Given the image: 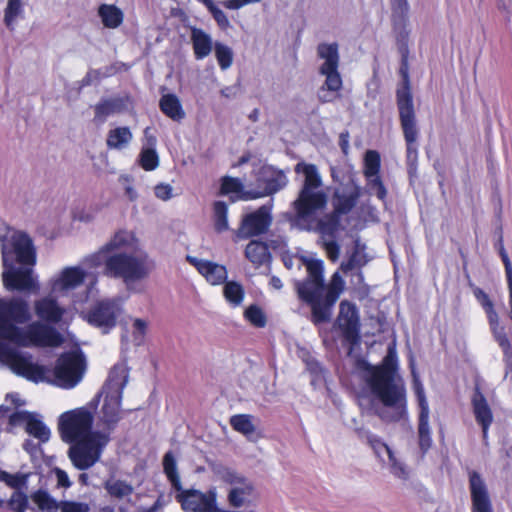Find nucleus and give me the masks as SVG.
I'll use <instances>...</instances> for the list:
<instances>
[{"mask_svg":"<svg viewBox=\"0 0 512 512\" xmlns=\"http://www.w3.org/2000/svg\"><path fill=\"white\" fill-rule=\"evenodd\" d=\"M138 239L134 232L120 229L97 252L88 256L84 264L90 268L103 266V274L109 278L122 279L126 287L149 277L155 264L146 253L132 254L124 250H135Z\"/></svg>","mask_w":512,"mask_h":512,"instance_id":"nucleus-1","label":"nucleus"},{"mask_svg":"<svg viewBox=\"0 0 512 512\" xmlns=\"http://www.w3.org/2000/svg\"><path fill=\"white\" fill-rule=\"evenodd\" d=\"M32 319L29 302L19 296L0 298V339L21 347H58L63 343L62 335L42 321Z\"/></svg>","mask_w":512,"mask_h":512,"instance_id":"nucleus-2","label":"nucleus"},{"mask_svg":"<svg viewBox=\"0 0 512 512\" xmlns=\"http://www.w3.org/2000/svg\"><path fill=\"white\" fill-rule=\"evenodd\" d=\"M294 171L302 174L300 189L292 208L295 212V220L303 225L306 230H313L320 234L321 240L335 239V234L340 225L337 213L333 211L319 218L312 226L308 224L310 218L326 208L328 195L324 190L322 176L315 164L299 162L295 165Z\"/></svg>","mask_w":512,"mask_h":512,"instance_id":"nucleus-3","label":"nucleus"},{"mask_svg":"<svg viewBox=\"0 0 512 512\" xmlns=\"http://www.w3.org/2000/svg\"><path fill=\"white\" fill-rule=\"evenodd\" d=\"M0 362L15 374L33 382H52L70 389L83 378L86 363L80 352H68L57 360L53 370L34 363L30 355H23L16 349L0 342Z\"/></svg>","mask_w":512,"mask_h":512,"instance_id":"nucleus-4","label":"nucleus"},{"mask_svg":"<svg viewBox=\"0 0 512 512\" xmlns=\"http://www.w3.org/2000/svg\"><path fill=\"white\" fill-rule=\"evenodd\" d=\"M93 414L86 407L63 413L59 418V430L63 441L73 443L68 455L79 470L92 467L110 441L109 432L91 431Z\"/></svg>","mask_w":512,"mask_h":512,"instance_id":"nucleus-5","label":"nucleus"},{"mask_svg":"<svg viewBox=\"0 0 512 512\" xmlns=\"http://www.w3.org/2000/svg\"><path fill=\"white\" fill-rule=\"evenodd\" d=\"M302 265L306 267L308 276L304 281L295 282L298 296L311 306L312 320L315 324L328 322L332 315V307L343 291L344 281L340 274L335 272L330 283L325 286L321 260L301 257L299 267Z\"/></svg>","mask_w":512,"mask_h":512,"instance_id":"nucleus-6","label":"nucleus"},{"mask_svg":"<svg viewBox=\"0 0 512 512\" xmlns=\"http://www.w3.org/2000/svg\"><path fill=\"white\" fill-rule=\"evenodd\" d=\"M395 352L389 348L384 358V365L371 367L368 370L366 381L372 394L382 403L383 407L377 410V415L386 422H396L406 415V391L401 379L396 377L390 367Z\"/></svg>","mask_w":512,"mask_h":512,"instance_id":"nucleus-7","label":"nucleus"},{"mask_svg":"<svg viewBox=\"0 0 512 512\" xmlns=\"http://www.w3.org/2000/svg\"><path fill=\"white\" fill-rule=\"evenodd\" d=\"M4 286L10 291L37 292L39 284L29 267H16L15 264L34 265L35 253L31 239L24 233H15L9 242L2 246Z\"/></svg>","mask_w":512,"mask_h":512,"instance_id":"nucleus-8","label":"nucleus"},{"mask_svg":"<svg viewBox=\"0 0 512 512\" xmlns=\"http://www.w3.org/2000/svg\"><path fill=\"white\" fill-rule=\"evenodd\" d=\"M400 72L403 76V83L396 91V103L400 126L406 143L408 172L410 175H413L417 170L419 129L407 68L401 67Z\"/></svg>","mask_w":512,"mask_h":512,"instance_id":"nucleus-9","label":"nucleus"},{"mask_svg":"<svg viewBox=\"0 0 512 512\" xmlns=\"http://www.w3.org/2000/svg\"><path fill=\"white\" fill-rule=\"evenodd\" d=\"M317 56L322 61L319 74L325 77L324 88L329 91H339L342 88V78L338 71L340 55L336 42L320 43L317 46Z\"/></svg>","mask_w":512,"mask_h":512,"instance_id":"nucleus-10","label":"nucleus"},{"mask_svg":"<svg viewBox=\"0 0 512 512\" xmlns=\"http://www.w3.org/2000/svg\"><path fill=\"white\" fill-rule=\"evenodd\" d=\"M258 190L244 194V198H261L272 195L288 184V179L282 170L270 165L261 166L255 174Z\"/></svg>","mask_w":512,"mask_h":512,"instance_id":"nucleus-11","label":"nucleus"},{"mask_svg":"<svg viewBox=\"0 0 512 512\" xmlns=\"http://www.w3.org/2000/svg\"><path fill=\"white\" fill-rule=\"evenodd\" d=\"M221 478L231 486L227 496L230 506L240 508L250 504L254 493V485L250 480L231 469H224Z\"/></svg>","mask_w":512,"mask_h":512,"instance_id":"nucleus-12","label":"nucleus"},{"mask_svg":"<svg viewBox=\"0 0 512 512\" xmlns=\"http://www.w3.org/2000/svg\"><path fill=\"white\" fill-rule=\"evenodd\" d=\"M121 313V306L116 299H105L96 303L87 314V321L96 327L108 332L116 325V320Z\"/></svg>","mask_w":512,"mask_h":512,"instance_id":"nucleus-13","label":"nucleus"},{"mask_svg":"<svg viewBox=\"0 0 512 512\" xmlns=\"http://www.w3.org/2000/svg\"><path fill=\"white\" fill-rule=\"evenodd\" d=\"M86 278V271L79 266L63 268L49 281L52 294L66 296L72 290L81 286Z\"/></svg>","mask_w":512,"mask_h":512,"instance_id":"nucleus-14","label":"nucleus"},{"mask_svg":"<svg viewBox=\"0 0 512 512\" xmlns=\"http://www.w3.org/2000/svg\"><path fill=\"white\" fill-rule=\"evenodd\" d=\"M272 221L270 209L261 206L256 211L245 215L240 227L235 232L239 239H247L265 233Z\"/></svg>","mask_w":512,"mask_h":512,"instance_id":"nucleus-15","label":"nucleus"},{"mask_svg":"<svg viewBox=\"0 0 512 512\" xmlns=\"http://www.w3.org/2000/svg\"><path fill=\"white\" fill-rule=\"evenodd\" d=\"M337 325L344 339L352 346L360 340L359 316L355 305L342 301L340 303Z\"/></svg>","mask_w":512,"mask_h":512,"instance_id":"nucleus-16","label":"nucleus"},{"mask_svg":"<svg viewBox=\"0 0 512 512\" xmlns=\"http://www.w3.org/2000/svg\"><path fill=\"white\" fill-rule=\"evenodd\" d=\"M178 492L176 499L186 512L208 511L216 504V492L212 490L208 493H202L198 490L183 491L181 489Z\"/></svg>","mask_w":512,"mask_h":512,"instance_id":"nucleus-17","label":"nucleus"},{"mask_svg":"<svg viewBox=\"0 0 512 512\" xmlns=\"http://www.w3.org/2000/svg\"><path fill=\"white\" fill-rule=\"evenodd\" d=\"M56 296L50 291L49 295L34 302V311L40 320L52 324H57L62 320L66 309L58 303Z\"/></svg>","mask_w":512,"mask_h":512,"instance_id":"nucleus-18","label":"nucleus"},{"mask_svg":"<svg viewBox=\"0 0 512 512\" xmlns=\"http://www.w3.org/2000/svg\"><path fill=\"white\" fill-rule=\"evenodd\" d=\"M490 325V329L495 341L501 347L504 355V361L511 365L512 361V346L507 337L505 327L500 324L499 316L493 307L485 310Z\"/></svg>","mask_w":512,"mask_h":512,"instance_id":"nucleus-19","label":"nucleus"},{"mask_svg":"<svg viewBox=\"0 0 512 512\" xmlns=\"http://www.w3.org/2000/svg\"><path fill=\"white\" fill-rule=\"evenodd\" d=\"M469 482L473 512H492L488 491L481 476L477 472H472Z\"/></svg>","mask_w":512,"mask_h":512,"instance_id":"nucleus-20","label":"nucleus"},{"mask_svg":"<svg viewBox=\"0 0 512 512\" xmlns=\"http://www.w3.org/2000/svg\"><path fill=\"white\" fill-rule=\"evenodd\" d=\"M473 414L477 423L482 427L483 439L487 438L488 429L493 422L492 410L479 387H476L472 396Z\"/></svg>","mask_w":512,"mask_h":512,"instance_id":"nucleus-21","label":"nucleus"},{"mask_svg":"<svg viewBox=\"0 0 512 512\" xmlns=\"http://www.w3.org/2000/svg\"><path fill=\"white\" fill-rule=\"evenodd\" d=\"M104 393L106 396L101 409V419L105 424V428L102 432H109L110 434L120 419L119 414L122 395L108 392Z\"/></svg>","mask_w":512,"mask_h":512,"instance_id":"nucleus-22","label":"nucleus"},{"mask_svg":"<svg viewBox=\"0 0 512 512\" xmlns=\"http://www.w3.org/2000/svg\"><path fill=\"white\" fill-rule=\"evenodd\" d=\"M360 197V188L354 184H349L338 189L334 194V213L346 214L355 206Z\"/></svg>","mask_w":512,"mask_h":512,"instance_id":"nucleus-23","label":"nucleus"},{"mask_svg":"<svg viewBox=\"0 0 512 512\" xmlns=\"http://www.w3.org/2000/svg\"><path fill=\"white\" fill-rule=\"evenodd\" d=\"M206 280L212 285H220L227 279L226 267L211 261L188 258Z\"/></svg>","mask_w":512,"mask_h":512,"instance_id":"nucleus-24","label":"nucleus"},{"mask_svg":"<svg viewBox=\"0 0 512 512\" xmlns=\"http://www.w3.org/2000/svg\"><path fill=\"white\" fill-rule=\"evenodd\" d=\"M129 368L125 362L115 364L110 370L103 392L122 395L123 389L128 383Z\"/></svg>","mask_w":512,"mask_h":512,"instance_id":"nucleus-25","label":"nucleus"},{"mask_svg":"<svg viewBox=\"0 0 512 512\" xmlns=\"http://www.w3.org/2000/svg\"><path fill=\"white\" fill-rule=\"evenodd\" d=\"M127 109V101L124 98H111L95 105V120L103 123L109 116L119 114Z\"/></svg>","mask_w":512,"mask_h":512,"instance_id":"nucleus-26","label":"nucleus"},{"mask_svg":"<svg viewBox=\"0 0 512 512\" xmlns=\"http://www.w3.org/2000/svg\"><path fill=\"white\" fill-rule=\"evenodd\" d=\"M191 42L193 46L194 55L197 60L204 59L212 52V38L202 29L192 28Z\"/></svg>","mask_w":512,"mask_h":512,"instance_id":"nucleus-27","label":"nucleus"},{"mask_svg":"<svg viewBox=\"0 0 512 512\" xmlns=\"http://www.w3.org/2000/svg\"><path fill=\"white\" fill-rule=\"evenodd\" d=\"M245 256L255 267H260L270 260L268 246L260 241L248 243L245 249Z\"/></svg>","mask_w":512,"mask_h":512,"instance_id":"nucleus-28","label":"nucleus"},{"mask_svg":"<svg viewBox=\"0 0 512 512\" xmlns=\"http://www.w3.org/2000/svg\"><path fill=\"white\" fill-rule=\"evenodd\" d=\"M159 106L161 111L174 121H180L185 117L179 98L175 94H165L161 97Z\"/></svg>","mask_w":512,"mask_h":512,"instance_id":"nucleus-29","label":"nucleus"},{"mask_svg":"<svg viewBox=\"0 0 512 512\" xmlns=\"http://www.w3.org/2000/svg\"><path fill=\"white\" fill-rule=\"evenodd\" d=\"M133 135L128 127H117L107 134L106 144L109 149L122 150L131 142Z\"/></svg>","mask_w":512,"mask_h":512,"instance_id":"nucleus-30","label":"nucleus"},{"mask_svg":"<svg viewBox=\"0 0 512 512\" xmlns=\"http://www.w3.org/2000/svg\"><path fill=\"white\" fill-rule=\"evenodd\" d=\"M429 413V409L420 410L419 412L418 439L419 447L423 453H426L432 445L431 429L429 426Z\"/></svg>","mask_w":512,"mask_h":512,"instance_id":"nucleus-31","label":"nucleus"},{"mask_svg":"<svg viewBox=\"0 0 512 512\" xmlns=\"http://www.w3.org/2000/svg\"><path fill=\"white\" fill-rule=\"evenodd\" d=\"M102 23L107 28H117L123 22V12L115 5L102 4L98 9Z\"/></svg>","mask_w":512,"mask_h":512,"instance_id":"nucleus-32","label":"nucleus"},{"mask_svg":"<svg viewBox=\"0 0 512 512\" xmlns=\"http://www.w3.org/2000/svg\"><path fill=\"white\" fill-rule=\"evenodd\" d=\"M253 416L249 414H237L230 418L232 428L243 434L248 439H252L255 435L256 427L253 424Z\"/></svg>","mask_w":512,"mask_h":512,"instance_id":"nucleus-33","label":"nucleus"},{"mask_svg":"<svg viewBox=\"0 0 512 512\" xmlns=\"http://www.w3.org/2000/svg\"><path fill=\"white\" fill-rule=\"evenodd\" d=\"M31 499L35 503V505L41 510V511H47V512H56L58 511L61 501L58 502L54 497H52L47 490L45 489H38L37 491L33 492L31 494Z\"/></svg>","mask_w":512,"mask_h":512,"instance_id":"nucleus-34","label":"nucleus"},{"mask_svg":"<svg viewBox=\"0 0 512 512\" xmlns=\"http://www.w3.org/2000/svg\"><path fill=\"white\" fill-rule=\"evenodd\" d=\"M25 431L38 439L40 443L49 441L51 432L50 429L42 422L38 414L33 413L31 419L27 423Z\"/></svg>","mask_w":512,"mask_h":512,"instance_id":"nucleus-35","label":"nucleus"},{"mask_svg":"<svg viewBox=\"0 0 512 512\" xmlns=\"http://www.w3.org/2000/svg\"><path fill=\"white\" fill-rule=\"evenodd\" d=\"M250 191L244 190V184L242 181L238 178H233L229 176H225L222 179L221 184V193L228 195L233 194L236 196V198L241 200H250L251 198H244V194L249 193Z\"/></svg>","mask_w":512,"mask_h":512,"instance_id":"nucleus-36","label":"nucleus"},{"mask_svg":"<svg viewBox=\"0 0 512 512\" xmlns=\"http://www.w3.org/2000/svg\"><path fill=\"white\" fill-rule=\"evenodd\" d=\"M391 7L394 25L396 27H406L409 13L407 0H391Z\"/></svg>","mask_w":512,"mask_h":512,"instance_id":"nucleus-37","label":"nucleus"},{"mask_svg":"<svg viewBox=\"0 0 512 512\" xmlns=\"http://www.w3.org/2000/svg\"><path fill=\"white\" fill-rule=\"evenodd\" d=\"M163 468L168 479L171 481L172 486L176 491L182 489L179 474L177 472L176 460L172 452H167L163 458Z\"/></svg>","mask_w":512,"mask_h":512,"instance_id":"nucleus-38","label":"nucleus"},{"mask_svg":"<svg viewBox=\"0 0 512 512\" xmlns=\"http://www.w3.org/2000/svg\"><path fill=\"white\" fill-rule=\"evenodd\" d=\"M223 294L230 305L236 307L241 305L243 302L245 292L243 286L240 283L229 281L224 285Z\"/></svg>","mask_w":512,"mask_h":512,"instance_id":"nucleus-39","label":"nucleus"},{"mask_svg":"<svg viewBox=\"0 0 512 512\" xmlns=\"http://www.w3.org/2000/svg\"><path fill=\"white\" fill-rule=\"evenodd\" d=\"M214 228L218 233L229 230L228 207L225 202L217 201L214 203Z\"/></svg>","mask_w":512,"mask_h":512,"instance_id":"nucleus-40","label":"nucleus"},{"mask_svg":"<svg viewBox=\"0 0 512 512\" xmlns=\"http://www.w3.org/2000/svg\"><path fill=\"white\" fill-rule=\"evenodd\" d=\"M385 448V453L387 454L388 458H389V465H390V471L391 473L401 479V480H408L409 477H410V470L408 469V467L400 460L396 457V455L394 454V452L392 451V449L390 447H384Z\"/></svg>","mask_w":512,"mask_h":512,"instance_id":"nucleus-41","label":"nucleus"},{"mask_svg":"<svg viewBox=\"0 0 512 512\" xmlns=\"http://www.w3.org/2000/svg\"><path fill=\"white\" fill-rule=\"evenodd\" d=\"M214 52L217 62L222 70H227L233 64V51L232 49L221 42L214 44Z\"/></svg>","mask_w":512,"mask_h":512,"instance_id":"nucleus-42","label":"nucleus"},{"mask_svg":"<svg viewBox=\"0 0 512 512\" xmlns=\"http://www.w3.org/2000/svg\"><path fill=\"white\" fill-rule=\"evenodd\" d=\"M131 336L132 341L136 346L144 343L145 336L148 332L149 321L143 318H131Z\"/></svg>","mask_w":512,"mask_h":512,"instance_id":"nucleus-43","label":"nucleus"},{"mask_svg":"<svg viewBox=\"0 0 512 512\" xmlns=\"http://www.w3.org/2000/svg\"><path fill=\"white\" fill-rule=\"evenodd\" d=\"M39 476L37 474L33 473H16V474H9L7 472H2L1 480H3L7 485H9L12 488H15L16 490L20 491V489L24 488L27 489V481L30 477Z\"/></svg>","mask_w":512,"mask_h":512,"instance_id":"nucleus-44","label":"nucleus"},{"mask_svg":"<svg viewBox=\"0 0 512 512\" xmlns=\"http://www.w3.org/2000/svg\"><path fill=\"white\" fill-rule=\"evenodd\" d=\"M33 413L27 412V411H15L7 416L8 422L6 430L9 433H14V429L17 427H24V429L27 426V423L31 419Z\"/></svg>","mask_w":512,"mask_h":512,"instance_id":"nucleus-45","label":"nucleus"},{"mask_svg":"<svg viewBox=\"0 0 512 512\" xmlns=\"http://www.w3.org/2000/svg\"><path fill=\"white\" fill-rule=\"evenodd\" d=\"M139 163L146 171L155 170L159 166V157L155 148H143L139 155Z\"/></svg>","mask_w":512,"mask_h":512,"instance_id":"nucleus-46","label":"nucleus"},{"mask_svg":"<svg viewBox=\"0 0 512 512\" xmlns=\"http://www.w3.org/2000/svg\"><path fill=\"white\" fill-rule=\"evenodd\" d=\"M105 488L111 496L117 498L129 496L133 492L132 486L121 480L108 481L105 484Z\"/></svg>","mask_w":512,"mask_h":512,"instance_id":"nucleus-47","label":"nucleus"},{"mask_svg":"<svg viewBox=\"0 0 512 512\" xmlns=\"http://www.w3.org/2000/svg\"><path fill=\"white\" fill-rule=\"evenodd\" d=\"M364 175L371 177L379 175L380 169V155L374 150H368L364 159Z\"/></svg>","mask_w":512,"mask_h":512,"instance_id":"nucleus-48","label":"nucleus"},{"mask_svg":"<svg viewBox=\"0 0 512 512\" xmlns=\"http://www.w3.org/2000/svg\"><path fill=\"white\" fill-rule=\"evenodd\" d=\"M21 0H9L5 9L4 22L9 29H13L16 18L22 13Z\"/></svg>","mask_w":512,"mask_h":512,"instance_id":"nucleus-49","label":"nucleus"},{"mask_svg":"<svg viewBox=\"0 0 512 512\" xmlns=\"http://www.w3.org/2000/svg\"><path fill=\"white\" fill-rule=\"evenodd\" d=\"M244 317L256 327H264L266 325V316L257 305L249 306L244 312Z\"/></svg>","mask_w":512,"mask_h":512,"instance_id":"nucleus-50","label":"nucleus"},{"mask_svg":"<svg viewBox=\"0 0 512 512\" xmlns=\"http://www.w3.org/2000/svg\"><path fill=\"white\" fill-rule=\"evenodd\" d=\"M202 2L213 15V18L222 29H227L230 26V22L226 14L219 9L213 0H199Z\"/></svg>","mask_w":512,"mask_h":512,"instance_id":"nucleus-51","label":"nucleus"},{"mask_svg":"<svg viewBox=\"0 0 512 512\" xmlns=\"http://www.w3.org/2000/svg\"><path fill=\"white\" fill-rule=\"evenodd\" d=\"M8 507L14 512H25L28 507L27 495L22 491L15 490L8 501Z\"/></svg>","mask_w":512,"mask_h":512,"instance_id":"nucleus-52","label":"nucleus"},{"mask_svg":"<svg viewBox=\"0 0 512 512\" xmlns=\"http://www.w3.org/2000/svg\"><path fill=\"white\" fill-rule=\"evenodd\" d=\"M366 179L369 192L375 194L380 200H383L387 192L379 175L366 177Z\"/></svg>","mask_w":512,"mask_h":512,"instance_id":"nucleus-53","label":"nucleus"},{"mask_svg":"<svg viewBox=\"0 0 512 512\" xmlns=\"http://www.w3.org/2000/svg\"><path fill=\"white\" fill-rule=\"evenodd\" d=\"M412 375H413V387L414 391L417 397L418 405L420 410H426L429 409V405L425 396L424 387L422 383L419 380V377L417 376L414 369H412Z\"/></svg>","mask_w":512,"mask_h":512,"instance_id":"nucleus-54","label":"nucleus"},{"mask_svg":"<svg viewBox=\"0 0 512 512\" xmlns=\"http://www.w3.org/2000/svg\"><path fill=\"white\" fill-rule=\"evenodd\" d=\"M60 512H89L90 507L85 502L79 501H61Z\"/></svg>","mask_w":512,"mask_h":512,"instance_id":"nucleus-55","label":"nucleus"},{"mask_svg":"<svg viewBox=\"0 0 512 512\" xmlns=\"http://www.w3.org/2000/svg\"><path fill=\"white\" fill-rule=\"evenodd\" d=\"M321 242L329 259L336 261L340 255V247L336 243L335 239L321 240Z\"/></svg>","mask_w":512,"mask_h":512,"instance_id":"nucleus-56","label":"nucleus"},{"mask_svg":"<svg viewBox=\"0 0 512 512\" xmlns=\"http://www.w3.org/2000/svg\"><path fill=\"white\" fill-rule=\"evenodd\" d=\"M474 296L480 302L484 310L493 307V303L490 300L489 296L480 288L476 287L473 290Z\"/></svg>","mask_w":512,"mask_h":512,"instance_id":"nucleus-57","label":"nucleus"},{"mask_svg":"<svg viewBox=\"0 0 512 512\" xmlns=\"http://www.w3.org/2000/svg\"><path fill=\"white\" fill-rule=\"evenodd\" d=\"M155 195L161 200H168L171 198L172 187L168 184H159L154 189Z\"/></svg>","mask_w":512,"mask_h":512,"instance_id":"nucleus-58","label":"nucleus"},{"mask_svg":"<svg viewBox=\"0 0 512 512\" xmlns=\"http://www.w3.org/2000/svg\"><path fill=\"white\" fill-rule=\"evenodd\" d=\"M54 473L57 479L58 487L69 488L71 486V481L69 480V477L65 471L60 468H55Z\"/></svg>","mask_w":512,"mask_h":512,"instance_id":"nucleus-59","label":"nucleus"},{"mask_svg":"<svg viewBox=\"0 0 512 512\" xmlns=\"http://www.w3.org/2000/svg\"><path fill=\"white\" fill-rule=\"evenodd\" d=\"M23 449L31 455V457H37L41 452L40 445L34 443L30 439H26L23 443Z\"/></svg>","mask_w":512,"mask_h":512,"instance_id":"nucleus-60","label":"nucleus"},{"mask_svg":"<svg viewBox=\"0 0 512 512\" xmlns=\"http://www.w3.org/2000/svg\"><path fill=\"white\" fill-rule=\"evenodd\" d=\"M337 92L338 91H329L327 88H324V84H323L322 87L320 88V91L318 94L319 100L322 103L331 102L335 99Z\"/></svg>","mask_w":512,"mask_h":512,"instance_id":"nucleus-61","label":"nucleus"},{"mask_svg":"<svg viewBox=\"0 0 512 512\" xmlns=\"http://www.w3.org/2000/svg\"><path fill=\"white\" fill-rule=\"evenodd\" d=\"M357 251L351 256V258L347 261L341 264V269L344 272H348L353 270L356 266L360 265V263L357 261Z\"/></svg>","mask_w":512,"mask_h":512,"instance_id":"nucleus-62","label":"nucleus"},{"mask_svg":"<svg viewBox=\"0 0 512 512\" xmlns=\"http://www.w3.org/2000/svg\"><path fill=\"white\" fill-rule=\"evenodd\" d=\"M339 145L344 154L348 153L349 149V132L345 131L339 135Z\"/></svg>","mask_w":512,"mask_h":512,"instance_id":"nucleus-63","label":"nucleus"},{"mask_svg":"<svg viewBox=\"0 0 512 512\" xmlns=\"http://www.w3.org/2000/svg\"><path fill=\"white\" fill-rule=\"evenodd\" d=\"M370 443H371L372 448L374 449V451L376 452L377 455H380L383 452L385 453V448L384 447H389L384 442H382L381 440L376 439V438L371 439Z\"/></svg>","mask_w":512,"mask_h":512,"instance_id":"nucleus-64","label":"nucleus"}]
</instances>
